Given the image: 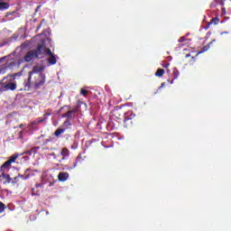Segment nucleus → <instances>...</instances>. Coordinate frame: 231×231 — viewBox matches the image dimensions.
<instances>
[{"instance_id": "1", "label": "nucleus", "mask_w": 231, "mask_h": 231, "mask_svg": "<svg viewBox=\"0 0 231 231\" xmlns=\"http://www.w3.org/2000/svg\"><path fill=\"white\" fill-rule=\"evenodd\" d=\"M44 67L34 66L28 73V79L23 83L24 91H30L32 86L34 89H41L46 84V75L42 73Z\"/></svg>"}, {"instance_id": "2", "label": "nucleus", "mask_w": 231, "mask_h": 231, "mask_svg": "<svg viewBox=\"0 0 231 231\" xmlns=\"http://www.w3.org/2000/svg\"><path fill=\"white\" fill-rule=\"evenodd\" d=\"M30 170L27 169L24 172V174H21L19 173L18 176L14 177V178H10V174H6V173H2L0 175V181H3L4 185H6L8 183H13L14 185V183H18L19 182V178H22V180H28V178H30Z\"/></svg>"}, {"instance_id": "3", "label": "nucleus", "mask_w": 231, "mask_h": 231, "mask_svg": "<svg viewBox=\"0 0 231 231\" xmlns=\"http://www.w3.org/2000/svg\"><path fill=\"white\" fill-rule=\"evenodd\" d=\"M15 77H17V74L7 75L1 80L4 92L15 91V89H17V81H15Z\"/></svg>"}, {"instance_id": "4", "label": "nucleus", "mask_w": 231, "mask_h": 231, "mask_svg": "<svg viewBox=\"0 0 231 231\" xmlns=\"http://www.w3.org/2000/svg\"><path fill=\"white\" fill-rule=\"evenodd\" d=\"M136 115L133 113V111H128L124 115V127L129 129L133 127V124H134V118Z\"/></svg>"}, {"instance_id": "5", "label": "nucleus", "mask_w": 231, "mask_h": 231, "mask_svg": "<svg viewBox=\"0 0 231 231\" xmlns=\"http://www.w3.org/2000/svg\"><path fill=\"white\" fill-rule=\"evenodd\" d=\"M71 127V121L69 120H65L64 123L61 125L60 127H59L55 132H54V136H60V134H63V133H66L68 129Z\"/></svg>"}, {"instance_id": "6", "label": "nucleus", "mask_w": 231, "mask_h": 231, "mask_svg": "<svg viewBox=\"0 0 231 231\" xmlns=\"http://www.w3.org/2000/svg\"><path fill=\"white\" fill-rule=\"evenodd\" d=\"M53 115V111L51 109H48L47 112H45L42 116V117H38L33 124H45V122H48V116H51Z\"/></svg>"}, {"instance_id": "7", "label": "nucleus", "mask_w": 231, "mask_h": 231, "mask_svg": "<svg viewBox=\"0 0 231 231\" xmlns=\"http://www.w3.org/2000/svg\"><path fill=\"white\" fill-rule=\"evenodd\" d=\"M44 50H45V43L44 42H42L38 43V47L34 51V53L36 54V59H42V55H44Z\"/></svg>"}, {"instance_id": "8", "label": "nucleus", "mask_w": 231, "mask_h": 231, "mask_svg": "<svg viewBox=\"0 0 231 231\" xmlns=\"http://www.w3.org/2000/svg\"><path fill=\"white\" fill-rule=\"evenodd\" d=\"M33 59H37V54L35 53V51L33 50L26 52L25 56L23 57V60L25 62H32V60H33Z\"/></svg>"}, {"instance_id": "9", "label": "nucleus", "mask_w": 231, "mask_h": 231, "mask_svg": "<svg viewBox=\"0 0 231 231\" xmlns=\"http://www.w3.org/2000/svg\"><path fill=\"white\" fill-rule=\"evenodd\" d=\"M60 156H61V161H64V160H68V158L71 155V152H69V149L64 147L60 150Z\"/></svg>"}, {"instance_id": "10", "label": "nucleus", "mask_w": 231, "mask_h": 231, "mask_svg": "<svg viewBox=\"0 0 231 231\" xmlns=\"http://www.w3.org/2000/svg\"><path fill=\"white\" fill-rule=\"evenodd\" d=\"M79 111V107L73 108L72 110H69L67 112V119L69 120V122H71V120H73V118H75V113H78Z\"/></svg>"}, {"instance_id": "11", "label": "nucleus", "mask_w": 231, "mask_h": 231, "mask_svg": "<svg viewBox=\"0 0 231 231\" xmlns=\"http://www.w3.org/2000/svg\"><path fill=\"white\" fill-rule=\"evenodd\" d=\"M39 149H41V147L35 146V147L31 148L28 151L22 152V154H28L29 156H35V154H37V152L39 151Z\"/></svg>"}, {"instance_id": "12", "label": "nucleus", "mask_w": 231, "mask_h": 231, "mask_svg": "<svg viewBox=\"0 0 231 231\" xmlns=\"http://www.w3.org/2000/svg\"><path fill=\"white\" fill-rule=\"evenodd\" d=\"M68 178H69V173H68V172L60 171L58 174L59 181H62V182L67 181Z\"/></svg>"}, {"instance_id": "13", "label": "nucleus", "mask_w": 231, "mask_h": 231, "mask_svg": "<svg viewBox=\"0 0 231 231\" xmlns=\"http://www.w3.org/2000/svg\"><path fill=\"white\" fill-rule=\"evenodd\" d=\"M48 62L51 66H54V64H57V55H55L54 53L49 55Z\"/></svg>"}, {"instance_id": "14", "label": "nucleus", "mask_w": 231, "mask_h": 231, "mask_svg": "<svg viewBox=\"0 0 231 231\" xmlns=\"http://www.w3.org/2000/svg\"><path fill=\"white\" fill-rule=\"evenodd\" d=\"M23 153H14L13 154L10 158H9V162L11 163H15V161L17 160V158H19V156H23Z\"/></svg>"}, {"instance_id": "15", "label": "nucleus", "mask_w": 231, "mask_h": 231, "mask_svg": "<svg viewBox=\"0 0 231 231\" xmlns=\"http://www.w3.org/2000/svg\"><path fill=\"white\" fill-rule=\"evenodd\" d=\"M79 163H82V154L79 153L75 160V162L72 165V169H75Z\"/></svg>"}, {"instance_id": "16", "label": "nucleus", "mask_w": 231, "mask_h": 231, "mask_svg": "<svg viewBox=\"0 0 231 231\" xmlns=\"http://www.w3.org/2000/svg\"><path fill=\"white\" fill-rule=\"evenodd\" d=\"M10 4L0 0V10H8Z\"/></svg>"}, {"instance_id": "17", "label": "nucleus", "mask_w": 231, "mask_h": 231, "mask_svg": "<svg viewBox=\"0 0 231 231\" xmlns=\"http://www.w3.org/2000/svg\"><path fill=\"white\" fill-rule=\"evenodd\" d=\"M165 75V69H158L155 72V77H163Z\"/></svg>"}, {"instance_id": "18", "label": "nucleus", "mask_w": 231, "mask_h": 231, "mask_svg": "<svg viewBox=\"0 0 231 231\" xmlns=\"http://www.w3.org/2000/svg\"><path fill=\"white\" fill-rule=\"evenodd\" d=\"M208 24V26H210V24H219V18L218 17L212 18Z\"/></svg>"}, {"instance_id": "19", "label": "nucleus", "mask_w": 231, "mask_h": 231, "mask_svg": "<svg viewBox=\"0 0 231 231\" xmlns=\"http://www.w3.org/2000/svg\"><path fill=\"white\" fill-rule=\"evenodd\" d=\"M172 77H173V80H176V79L180 77V71L178 70V69L176 68L173 69Z\"/></svg>"}, {"instance_id": "20", "label": "nucleus", "mask_w": 231, "mask_h": 231, "mask_svg": "<svg viewBox=\"0 0 231 231\" xmlns=\"http://www.w3.org/2000/svg\"><path fill=\"white\" fill-rule=\"evenodd\" d=\"M12 165V162L10 161H6L1 167V171H5V169H8Z\"/></svg>"}, {"instance_id": "21", "label": "nucleus", "mask_w": 231, "mask_h": 231, "mask_svg": "<svg viewBox=\"0 0 231 231\" xmlns=\"http://www.w3.org/2000/svg\"><path fill=\"white\" fill-rule=\"evenodd\" d=\"M5 208L6 207L5 206V203L0 201V214H3Z\"/></svg>"}, {"instance_id": "22", "label": "nucleus", "mask_w": 231, "mask_h": 231, "mask_svg": "<svg viewBox=\"0 0 231 231\" xmlns=\"http://www.w3.org/2000/svg\"><path fill=\"white\" fill-rule=\"evenodd\" d=\"M44 53H46V55H49V56L53 54V52H51V49L46 48V45H45Z\"/></svg>"}, {"instance_id": "23", "label": "nucleus", "mask_w": 231, "mask_h": 231, "mask_svg": "<svg viewBox=\"0 0 231 231\" xmlns=\"http://www.w3.org/2000/svg\"><path fill=\"white\" fill-rule=\"evenodd\" d=\"M70 149H72V151H75L76 149H79V143H74L71 146Z\"/></svg>"}, {"instance_id": "24", "label": "nucleus", "mask_w": 231, "mask_h": 231, "mask_svg": "<svg viewBox=\"0 0 231 231\" xmlns=\"http://www.w3.org/2000/svg\"><path fill=\"white\" fill-rule=\"evenodd\" d=\"M80 95H82L83 97H86L88 95V90L81 88L80 89Z\"/></svg>"}, {"instance_id": "25", "label": "nucleus", "mask_w": 231, "mask_h": 231, "mask_svg": "<svg viewBox=\"0 0 231 231\" xmlns=\"http://www.w3.org/2000/svg\"><path fill=\"white\" fill-rule=\"evenodd\" d=\"M1 93H5V88H3V81H0V95Z\"/></svg>"}, {"instance_id": "26", "label": "nucleus", "mask_w": 231, "mask_h": 231, "mask_svg": "<svg viewBox=\"0 0 231 231\" xmlns=\"http://www.w3.org/2000/svg\"><path fill=\"white\" fill-rule=\"evenodd\" d=\"M52 140H53L52 137H50L49 139H46V140L44 141V144L50 143V142H51Z\"/></svg>"}, {"instance_id": "27", "label": "nucleus", "mask_w": 231, "mask_h": 231, "mask_svg": "<svg viewBox=\"0 0 231 231\" xmlns=\"http://www.w3.org/2000/svg\"><path fill=\"white\" fill-rule=\"evenodd\" d=\"M61 118H68V112L65 114H62Z\"/></svg>"}, {"instance_id": "28", "label": "nucleus", "mask_w": 231, "mask_h": 231, "mask_svg": "<svg viewBox=\"0 0 231 231\" xmlns=\"http://www.w3.org/2000/svg\"><path fill=\"white\" fill-rule=\"evenodd\" d=\"M165 87V82L162 83L161 86L159 87V89H162V88Z\"/></svg>"}, {"instance_id": "29", "label": "nucleus", "mask_w": 231, "mask_h": 231, "mask_svg": "<svg viewBox=\"0 0 231 231\" xmlns=\"http://www.w3.org/2000/svg\"><path fill=\"white\" fill-rule=\"evenodd\" d=\"M184 41H185V37H181V38L179 40L180 42H183Z\"/></svg>"}, {"instance_id": "30", "label": "nucleus", "mask_w": 231, "mask_h": 231, "mask_svg": "<svg viewBox=\"0 0 231 231\" xmlns=\"http://www.w3.org/2000/svg\"><path fill=\"white\" fill-rule=\"evenodd\" d=\"M223 1H225V0H215V2H217V3H218V4L223 3Z\"/></svg>"}, {"instance_id": "31", "label": "nucleus", "mask_w": 231, "mask_h": 231, "mask_svg": "<svg viewBox=\"0 0 231 231\" xmlns=\"http://www.w3.org/2000/svg\"><path fill=\"white\" fill-rule=\"evenodd\" d=\"M186 59H189V57H190V53H189V54H186Z\"/></svg>"}, {"instance_id": "32", "label": "nucleus", "mask_w": 231, "mask_h": 231, "mask_svg": "<svg viewBox=\"0 0 231 231\" xmlns=\"http://www.w3.org/2000/svg\"><path fill=\"white\" fill-rule=\"evenodd\" d=\"M39 8H41V5H38L37 8H36V12L39 11Z\"/></svg>"}, {"instance_id": "33", "label": "nucleus", "mask_w": 231, "mask_h": 231, "mask_svg": "<svg viewBox=\"0 0 231 231\" xmlns=\"http://www.w3.org/2000/svg\"><path fill=\"white\" fill-rule=\"evenodd\" d=\"M51 156H55V152L51 153Z\"/></svg>"}, {"instance_id": "34", "label": "nucleus", "mask_w": 231, "mask_h": 231, "mask_svg": "<svg viewBox=\"0 0 231 231\" xmlns=\"http://www.w3.org/2000/svg\"><path fill=\"white\" fill-rule=\"evenodd\" d=\"M164 68H169V64H167L166 66H164Z\"/></svg>"}, {"instance_id": "35", "label": "nucleus", "mask_w": 231, "mask_h": 231, "mask_svg": "<svg viewBox=\"0 0 231 231\" xmlns=\"http://www.w3.org/2000/svg\"><path fill=\"white\" fill-rule=\"evenodd\" d=\"M171 84H174V80H171Z\"/></svg>"}, {"instance_id": "36", "label": "nucleus", "mask_w": 231, "mask_h": 231, "mask_svg": "<svg viewBox=\"0 0 231 231\" xmlns=\"http://www.w3.org/2000/svg\"><path fill=\"white\" fill-rule=\"evenodd\" d=\"M38 28H41V24H40V25H38Z\"/></svg>"}, {"instance_id": "37", "label": "nucleus", "mask_w": 231, "mask_h": 231, "mask_svg": "<svg viewBox=\"0 0 231 231\" xmlns=\"http://www.w3.org/2000/svg\"><path fill=\"white\" fill-rule=\"evenodd\" d=\"M36 187H39V184H37Z\"/></svg>"}]
</instances>
